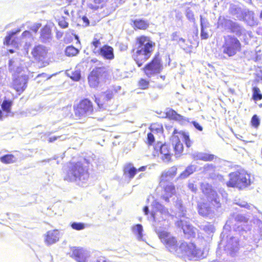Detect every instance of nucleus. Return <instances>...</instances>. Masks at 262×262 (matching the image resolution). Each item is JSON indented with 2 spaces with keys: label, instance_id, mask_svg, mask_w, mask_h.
<instances>
[{
  "label": "nucleus",
  "instance_id": "f257e3e1",
  "mask_svg": "<svg viewBox=\"0 0 262 262\" xmlns=\"http://www.w3.org/2000/svg\"><path fill=\"white\" fill-rule=\"evenodd\" d=\"M155 230L166 248L178 256L187 257L190 260H195L204 258L207 255V251L197 249L192 243L183 242L178 246L176 238L160 227H155Z\"/></svg>",
  "mask_w": 262,
  "mask_h": 262
},
{
  "label": "nucleus",
  "instance_id": "f03ea898",
  "mask_svg": "<svg viewBox=\"0 0 262 262\" xmlns=\"http://www.w3.org/2000/svg\"><path fill=\"white\" fill-rule=\"evenodd\" d=\"M155 45L148 37L141 36L137 38L136 51L133 57L138 67H141L150 57Z\"/></svg>",
  "mask_w": 262,
  "mask_h": 262
},
{
  "label": "nucleus",
  "instance_id": "7ed1b4c3",
  "mask_svg": "<svg viewBox=\"0 0 262 262\" xmlns=\"http://www.w3.org/2000/svg\"><path fill=\"white\" fill-rule=\"evenodd\" d=\"M230 180L227 182L228 187L244 189L253 182L251 176L244 169H239L229 174Z\"/></svg>",
  "mask_w": 262,
  "mask_h": 262
},
{
  "label": "nucleus",
  "instance_id": "20e7f679",
  "mask_svg": "<svg viewBox=\"0 0 262 262\" xmlns=\"http://www.w3.org/2000/svg\"><path fill=\"white\" fill-rule=\"evenodd\" d=\"M224 42L222 46L223 53L229 57L235 55L241 50V44L239 40L235 36L228 35L224 37Z\"/></svg>",
  "mask_w": 262,
  "mask_h": 262
},
{
  "label": "nucleus",
  "instance_id": "39448f33",
  "mask_svg": "<svg viewBox=\"0 0 262 262\" xmlns=\"http://www.w3.org/2000/svg\"><path fill=\"white\" fill-rule=\"evenodd\" d=\"M219 27H222L225 30H229L230 32L235 34L238 37L245 35L246 33V29L239 24L225 18H219Z\"/></svg>",
  "mask_w": 262,
  "mask_h": 262
},
{
  "label": "nucleus",
  "instance_id": "423d86ee",
  "mask_svg": "<svg viewBox=\"0 0 262 262\" xmlns=\"http://www.w3.org/2000/svg\"><path fill=\"white\" fill-rule=\"evenodd\" d=\"M107 76V69L104 67L93 69L88 77L89 83L91 87L97 86L100 82L103 81Z\"/></svg>",
  "mask_w": 262,
  "mask_h": 262
},
{
  "label": "nucleus",
  "instance_id": "0eeeda50",
  "mask_svg": "<svg viewBox=\"0 0 262 262\" xmlns=\"http://www.w3.org/2000/svg\"><path fill=\"white\" fill-rule=\"evenodd\" d=\"M31 54L36 62L45 66L49 64L48 58V49L41 45L35 46L32 51Z\"/></svg>",
  "mask_w": 262,
  "mask_h": 262
},
{
  "label": "nucleus",
  "instance_id": "6e6552de",
  "mask_svg": "<svg viewBox=\"0 0 262 262\" xmlns=\"http://www.w3.org/2000/svg\"><path fill=\"white\" fill-rule=\"evenodd\" d=\"M200 186L202 192L207 196L208 202H210L211 205L215 208L220 207V203L217 194L212 189V186L206 182L202 183Z\"/></svg>",
  "mask_w": 262,
  "mask_h": 262
},
{
  "label": "nucleus",
  "instance_id": "1a4fd4ad",
  "mask_svg": "<svg viewBox=\"0 0 262 262\" xmlns=\"http://www.w3.org/2000/svg\"><path fill=\"white\" fill-rule=\"evenodd\" d=\"M162 69L163 65L158 54L156 55L152 61L143 68L145 75L148 77L160 73Z\"/></svg>",
  "mask_w": 262,
  "mask_h": 262
},
{
  "label": "nucleus",
  "instance_id": "9d476101",
  "mask_svg": "<svg viewBox=\"0 0 262 262\" xmlns=\"http://www.w3.org/2000/svg\"><path fill=\"white\" fill-rule=\"evenodd\" d=\"M28 77L26 75H17L14 77L11 87L18 95L24 93L27 87Z\"/></svg>",
  "mask_w": 262,
  "mask_h": 262
},
{
  "label": "nucleus",
  "instance_id": "9b49d317",
  "mask_svg": "<svg viewBox=\"0 0 262 262\" xmlns=\"http://www.w3.org/2000/svg\"><path fill=\"white\" fill-rule=\"evenodd\" d=\"M152 205L158 212L157 213L153 212H151V217L155 222L166 220L170 215L168 209L158 201H154L152 203Z\"/></svg>",
  "mask_w": 262,
  "mask_h": 262
},
{
  "label": "nucleus",
  "instance_id": "f8f14e48",
  "mask_svg": "<svg viewBox=\"0 0 262 262\" xmlns=\"http://www.w3.org/2000/svg\"><path fill=\"white\" fill-rule=\"evenodd\" d=\"M153 155L160 157L164 162H169L171 157V154L168 145L165 144H161L160 143L157 144L154 147Z\"/></svg>",
  "mask_w": 262,
  "mask_h": 262
},
{
  "label": "nucleus",
  "instance_id": "ddd939ff",
  "mask_svg": "<svg viewBox=\"0 0 262 262\" xmlns=\"http://www.w3.org/2000/svg\"><path fill=\"white\" fill-rule=\"evenodd\" d=\"M176 225L179 228H181L184 233L188 237L194 236L195 229L189 224V219L187 217L177 221L176 223Z\"/></svg>",
  "mask_w": 262,
  "mask_h": 262
},
{
  "label": "nucleus",
  "instance_id": "4468645a",
  "mask_svg": "<svg viewBox=\"0 0 262 262\" xmlns=\"http://www.w3.org/2000/svg\"><path fill=\"white\" fill-rule=\"evenodd\" d=\"M81 169L80 165L77 163L72 164L67 171L64 180L71 182L80 179Z\"/></svg>",
  "mask_w": 262,
  "mask_h": 262
},
{
  "label": "nucleus",
  "instance_id": "2eb2a0df",
  "mask_svg": "<svg viewBox=\"0 0 262 262\" xmlns=\"http://www.w3.org/2000/svg\"><path fill=\"white\" fill-rule=\"evenodd\" d=\"M20 30L17 29L15 31H12L8 33L3 40V44L6 46H11L15 49L19 48L18 37L15 35L20 32Z\"/></svg>",
  "mask_w": 262,
  "mask_h": 262
},
{
  "label": "nucleus",
  "instance_id": "dca6fc26",
  "mask_svg": "<svg viewBox=\"0 0 262 262\" xmlns=\"http://www.w3.org/2000/svg\"><path fill=\"white\" fill-rule=\"evenodd\" d=\"M238 239L237 237L230 236L227 237L224 246L225 250L231 255L234 256L238 250Z\"/></svg>",
  "mask_w": 262,
  "mask_h": 262
},
{
  "label": "nucleus",
  "instance_id": "f3484780",
  "mask_svg": "<svg viewBox=\"0 0 262 262\" xmlns=\"http://www.w3.org/2000/svg\"><path fill=\"white\" fill-rule=\"evenodd\" d=\"M39 39L43 43L49 42L52 39L51 27L49 25L43 26L39 32Z\"/></svg>",
  "mask_w": 262,
  "mask_h": 262
},
{
  "label": "nucleus",
  "instance_id": "a211bd4d",
  "mask_svg": "<svg viewBox=\"0 0 262 262\" xmlns=\"http://www.w3.org/2000/svg\"><path fill=\"white\" fill-rule=\"evenodd\" d=\"M177 171V168L176 166H172L168 169L164 170L161 174L160 177V183L163 182L171 181L176 176Z\"/></svg>",
  "mask_w": 262,
  "mask_h": 262
},
{
  "label": "nucleus",
  "instance_id": "6ab92c4d",
  "mask_svg": "<svg viewBox=\"0 0 262 262\" xmlns=\"http://www.w3.org/2000/svg\"><path fill=\"white\" fill-rule=\"evenodd\" d=\"M59 239L58 230L48 231L45 235V242L47 245H52L57 242Z\"/></svg>",
  "mask_w": 262,
  "mask_h": 262
},
{
  "label": "nucleus",
  "instance_id": "aec40b11",
  "mask_svg": "<svg viewBox=\"0 0 262 262\" xmlns=\"http://www.w3.org/2000/svg\"><path fill=\"white\" fill-rule=\"evenodd\" d=\"M229 13L238 20H243L244 17L245 9L243 10L238 6L231 4L229 9Z\"/></svg>",
  "mask_w": 262,
  "mask_h": 262
},
{
  "label": "nucleus",
  "instance_id": "412c9836",
  "mask_svg": "<svg viewBox=\"0 0 262 262\" xmlns=\"http://www.w3.org/2000/svg\"><path fill=\"white\" fill-rule=\"evenodd\" d=\"M99 54L104 58L108 60H112L114 58L113 48L107 45H105L100 49Z\"/></svg>",
  "mask_w": 262,
  "mask_h": 262
},
{
  "label": "nucleus",
  "instance_id": "4be33fe9",
  "mask_svg": "<svg viewBox=\"0 0 262 262\" xmlns=\"http://www.w3.org/2000/svg\"><path fill=\"white\" fill-rule=\"evenodd\" d=\"M200 203L198 205L199 213L203 216H207L212 212L211 207L210 206V202Z\"/></svg>",
  "mask_w": 262,
  "mask_h": 262
},
{
  "label": "nucleus",
  "instance_id": "5701e85b",
  "mask_svg": "<svg viewBox=\"0 0 262 262\" xmlns=\"http://www.w3.org/2000/svg\"><path fill=\"white\" fill-rule=\"evenodd\" d=\"M176 193L175 187L172 184H169L164 187L162 198L166 202H169V199Z\"/></svg>",
  "mask_w": 262,
  "mask_h": 262
},
{
  "label": "nucleus",
  "instance_id": "b1692460",
  "mask_svg": "<svg viewBox=\"0 0 262 262\" xmlns=\"http://www.w3.org/2000/svg\"><path fill=\"white\" fill-rule=\"evenodd\" d=\"M83 179H88L89 177L90 171L92 170L93 166L89 159H83Z\"/></svg>",
  "mask_w": 262,
  "mask_h": 262
},
{
  "label": "nucleus",
  "instance_id": "393cba45",
  "mask_svg": "<svg viewBox=\"0 0 262 262\" xmlns=\"http://www.w3.org/2000/svg\"><path fill=\"white\" fill-rule=\"evenodd\" d=\"M254 12L248 9H245L244 17L247 23L250 26H253L257 24L256 21L254 19Z\"/></svg>",
  "mask_w": 262,
  "mask_h": 262
},
{
  "label": "nucleus",
  "instance_id": "a878e982",
  "mask_svg": "<svg viewBox=\"0 0 262 262\" xmlns=\"http://www.w3.org/2000/svg\"><path fill=\"white\" fill-rule=\"evenodd\" d=\"M166 117L170 119L177 121H187V119L178 114L175 111L172 109H167L166 112Z\"/></svg>",
  "mask_w": 262,
  "mask_h": 262
},
{
  "label": "nucleus",
  "instance_id": "bb28decb",
  "mask_svg": "<svg viewBox=\"0 0 262 262\" xmlns=\"http://www.w3.org/2000/svg\"><path fill=\"white\" fill-rule=\"evenodd\" d=\"M192 156L195 160H201L204 161H212L214 157L213 155L204 152H194Z\"/></svg>",
  "mask_w": 262,
  "mask_h": 262
},
{
  "label": "nucleus",
  "instance_id": "cd10ccee",
  "mask_svg": "<svg viewBox=\"0 0 262 262\" xmlns=\"http://www.w3.org/2000/svg\"><path fill=\"white\" fill-rule=\"evenodd\" d=\"M83 114L84 113L86 116L91 114L93 111L91 102L87 99H83Z\"/></svg>",
  "mask_w": 262,
  "mask_h": 262
},
{
  "label": "nucleus",
  "instance_id": "c85d7f7f",
  "mask_svg": "<svg viewBox=\"0 0 262 262\" xmlns=\"http://www.w3.org/2000/svg\"><path fill=\"white\" fill-rule=\"evenodd\" d=\"M16 160V158L12 154H6L0 157V161L6 164L13 163Z\"/></svg>",
  "mask_w": 262,
  "mask_h": 262
},
{
  "label": "nucleus",
  "instance_id": "c756f323",
  "mask_svg": "<svg viewBox=\"0 0 262 262\" xmlns=\"http://www.w3.org/2000/svg\"><path fill=\"white\" fill-rule=\"evenodd\" d=\"M124 173L128 175L130 179L134 178L137 172V169L132 164H128L124 168Z\"/></svg>",
  "mask_w": 262,
  "mask_h": 262
},
{
  "label": "nucleus",
  "instance_id": "7c9ffc66",
  "mask_svg": "<svg viewBox=\"0 0 262 262\" xmlns=\"http://www.w3.org/2000/svg\"><path fill=\"white\" fill-rule=\"evenodd\" d=\"M132 231L133 233L136 235L137 238L139 241L142 240L143 227L141 225L137 224L133 227Z\"/></svg>",
  "mask_w": 262,
  "mask_h": 262
},
{
  "label": "nucleus",
  "instance_id": "2f4dec72",
  "mask_svg": "<svg viewBox=\"0 0 262 262\" xmlns=\"http://www.w3.org/2000/svg\"><path fill=\"white\" fill-rule=\"evenodd\" d=\"M195 170V166L194 165L188 166L186 169L182 172L178 177V179H184L187 178L189 175L192 174Z\"/></svg>",
  "mask_w": 262,
  "mask_h": 262
},
{
  "label": "nucleus",
  "instance_id": "473e14b6",
  "mask_svg": "<svg viewBox=\"0 0 262 262\" xmlns=\"http://www.w3.org/2000/svg\"><path fill=\"white\" fill-rule=\"evenodd\" d=\"M71 256L74 258L75 260L79 262H82L81 255V250L80 248H78L75 247L71 248Z\"/></svg>",
  "mask_w": 262,
  "mask_h": 262
},
{
  "label": "nucleus",
  "instance_id": "72a5a7b5",
  "mask_svg": "<svg viewBox=\"0 0 262 262\" xmlns=\"http://www.w3.org/2000/svg\"><path fill=\"white\" fill-rule=\"evenodd\" d=\"M134 26L139 29H146L149 26V24L147 21L138 19L134 21Z\"/></svg>",
  "mask_w": 262,
  "mask_h": 262
},
{
  "label": "nucleus",
  "instance_id": "f704fd0d",
  "mask_svg": "<svg viewBox=\"0 0 262 262\" xmlns=\"http://www.w3.org/2000/svg\"><path fill=\"white\" fill-rule=\"evenodd\" d=\"M65 54L68 57H73L77 55L79 50L73 46H69L65 49Z\"/></svg>",
  "mask_w": 262,
  "mask_h": 262
},
{
  "label": "nucleus",
  "instance_id": "c9c22d12",
  "mask_svg": "<svg viewBox=\"0 0 262 262\" xmlns=\"http://www.w3.org/2000/svg\"><path fill=\"white\" fill-rule=\"evenodd\" d=\"M176 206L178 209V216L185 217L186 210L185 207L183 206L182 201L181 200L178 201L176 202Z\"/></svg>",
  "mask_w": 262,
  "mask_h": 262
},
{
  "label": "nucleus",
  "instance_id": "e433bc0d",
  "mask_svg": "<svg viewBox=\"0 0 262 262\" xmlns=\"http://www.w3.org/2000/svg\"><path fill=\"white\" fill-rule=\"evenodd\" d=\"M252 92V98L254 101L260 100L262 99V94L259 88L257 87L253 88Z\"/></svg>",
  "mask_w": 262,
  "mask_h": 262
},
{
  "label": "nucleus",
  "instance_id": "4c0bfd02",
  "mask_svg": "<svg viewBox=\"0 0 262 262\" xmlns=\"http://www.w3.org/2000/svg\"><path fill=\"white\" fill-rule=\"evenodd\" d=\"M12 103V101L4 100L1 105L2 110L7 113H10Z\"/></svg>",
  "mask_w": 262,
  "mask_h": 262
},
{
  "label": "nucleus",
  "instance_id": "58836bf2",
  "mask_svg": "<svg viewBox=\"0 0 262 262\" xmlns=\"http://www.w3.org/2000/svg\"><path fill=\"white\" fill-rule=\"evenodd\" d=\"M185 15L187 18L190 21L194 23L195 19L193 11L190 9V8L188 7L185 10Z\"/></svg>",
  "mask_w": 262,
  "mask_h": 262
},
{
  "label": "nucleus",
  "instance_id": "ea45409f",
  "mask_svg": "<svg viewBox=\"0 0 262 262\" xmlns=\"http://www.w3.org/2000/svg\"><path fill=\"white\" fill-rule=\"evenodd\" d=\"M203 168L204 173L210 174L215 171V167L213 164H207L204 166Z\"/></svg>",
  "mask_w": 262,
  "mask_h": 262
},
{
  "label": "nucleus",
  "instance_id": "a19ab883",
  "mask_svg": "<svg viewBox=\"0 0 262 262\" xmlns=\"http://www.w3.org/2000/svg\"><path fill=\"white\" fill-rule=\"evenodd\" d=\"M235 203L242 207H245L249 210L254 208V206L252 205L249 204L244 201L238 200Z\"/></svg>",
  "mask_w": 262,
  "mask_h": 262
},
{
  "label": "nucleus",
  "instance_id": "79ce46f5",
  "mask_svg": "<svg viewBox=\"0 0 262 262\" xmlns=\"http://www.w3.org/2000/svg\"><path fill=\"white\" fill-rule=\"evenodd\" d=\"M174 149L176 155L181 154L183 149L182 143H181L180 141H178L174 145Z\"/></svg>",
  "mask_w": 262,
  "mask_h": 262
},
{
  "label": "nucleus",
  "instance_id": "37998d69",
  "mask_svg": "<svg viewBox=\"0 0 262 262\" xmlns=\"http://www.w3.org/2000/svg\"><path fill=\"white\" fill-rule=\"evenodd\" d=\"M92 256L90 252L83 250V262H92Z\"/></svg>",
  "mask_w": 262,
  "mask_h": 262
},
{
  "label": "nucleus",
  "instance_id": "c03bdc74",
  "mask_svg": "<svg viewBox=\"0 0 262 262\" xmlns=\"http://www.w3.org/2000/svg\"><path fill=\"white\" fill-rule=\"evenodd\" d=\"M200 20L201 28L207 29L209 28V23L206 18H203L202 16L200 15Z\"/></svg>",
  "mask_w": 262,
  "mask_h": 262
},
{
  "label": "nucleus",
  "instance_id": "a18cd8bd",
  "mask_svg": "<svg viewBox=\"0 0 262 262\" xmlns=\"http://www.w3.org/2000/svg\"><path fill=\"white\" fill-rule=\"evenodd\" d=\"M246 220V218L241 215H237L235 218V221H237L238 222L237 225V230L240 231V226H242V222Z\"/></svg>",
  "mask_w": 262,
  "mask_h": 262
},
{
  "label": "nucleus",
  "instance_id": "49530a36",
  "mask_svg": "<svg viewBox=\"0 0 262 262\" xmlns=\"http://www.w3.org/2000/svg\"><path fill=\"white\" fill-rule=\"evenodd\" d=\"M58 25L62 28H67L69 26V24L66 21V18L62 17L58 20Z\"/></svg>",
  "mask_w": 262,
  "mask_h": 262
},
{
  "label": "nucleus",
  "instance_id": "de8ad7c7",
  "mask_svg": "<svg viewBox=\"0 0 262 262\" xmlns=\"http://www.w3.org/2000/svg\"><path fill=\"white\" fill-rule=\"evenodd\" d=\"M260 121L256 115H254L251 119L252 125L255 127H257L259 125Z\"/></svg>",
  "mask_w": 262,
  "mask_h": 262
},
{
  "label": "nucleus",
  "instance_id": "09e8293b",
  "mask_svg": "<svg viewBox=\"0 0 262 262\" xmlns=\"http://www.w3.org/2000/svg\"><path fill=\"white\" fill-rule=\"evenodd\" d=\"M81 77L80 72L78 71H75L71 74V78L74 80L77 81L80 79Z\"/></svg>",
  "mask_w": 262,
  "mask_h": 262
},
{
  "label": "nucleus",
  "instance_id": "8fccbe9b",
  "mask_svg": "<svg viewBox=\"0 0 262 262\" xmlns=\"http://www.w3.org/2000/svg\"><path fill=\"white\" fill-rule=\"evenodd\" d=\"M21 37L25 38H30L31 39H34V37L32 32L30 31L26 30L21 34Z\"/></svg>",
  "mask_w": 262,
  "mask_h": 262
},
{
  "label": "nucleus",
  "instance_id": "3c124183",
  "mask_svg": "<svg viewBox=\"0 0 262 262\" xmlns=\"http://www.w3.org/2000/svg\"><path fill=\"white\" fill-rule=\"evenodd\" d=\"M139 86L142 89H146L148 88L149 82L145 79H141L139 82Z\"/></svg>",
  "mask_w": 262,
  "mask_h": 262
},
{
  "label": "nucleus",
  "instance_id": "603ef678",
  "mask_svg": "<svg viewBox=\"0 0 262 262\" xmlns=\"http://www.w3.org/2000/svg\"><path fill=\"white\" fill-rule=\"evenodd\" d=\"M71 227L73 229L80 230L82 229V223L73 222L71 224Z\"/></svg>",
  "mask_w": 262,
  "mask_h": 262
},
{
  "label": "nucleus",
  "instance_id": "864d4df0",
  "mask_svg": "<svg viewBox=\"0 0 262 262\" xmlns=\"http://www.w3.org/2000/svg\"><path fill=\"white\" fill-rule=\"evenodd\" d=\"M147 140L149 145H151L154 142L155 137L152 133H149L147 134Z\"/></svg>",
  "mask_w": 262,
  "mask_h": 262
},
{
  "label": "nucleus",
  "instance_id": "5fc2aeb1",
  "mask_svg": "<svg viewBox=\"0 0 262 262\" xmlns=\"http://www.w3.org/2000/svg\"><path fill=\"white\" fill-rule=\"evenodd\" d=\"M183 137L186 146L188 147H190L191 145V142L189 139V136L186 134H184Z\"/></svg>",
  "mask_w": 262,
  "mask_h": 262
},
{
  "label": "nucleus",
  "instance_id": "6e6d98bb",
  "mask_svg": "<svg viewBox=\"0 0 262 262\" xmlns=\"http://www.w3.org/2000/svg\"><path fill=\"white\" fill-rule=\"evenodd\" d=\"M188 187L191 191L195 193L197 191L198 188L196 185H195L193 182H189L188 184Z\"/></svg>",
  "mask_w": 262,
  "mask_h": 262
},
{
  "label": "nucleus",
  "instance_id": "4d7b16f0",
  "mask_svg": "<svg viewBox=\"0 0 262 262\" xmlns=\"http://www.w3.org/2000/svg\"><path fill=\"white\" fill-rule=\"evenodd\" d=\"M41 27L40 23H36L30 28V30L34 32V34H36L38 32L39 28Z\"/></svg>",
  "mask_w": 262,
  "mask_h": 262
},
{
  "label": "nucleus",
  "instance_id": "13d9d810",
  "mask_svg": "<svg viewBox=\"0 0 262 262\" xmlns=\"http://www.w3.org/2000/svg\"><path fill=\"white\" fill-rule=\"evenodd\" d=\"M206 29L201 28V37L203 39H206L208 38V34L207 31H206Z\"/></svg>",
  "mask_w": 262,
  "mask_h": 262
},
{
  "label": "nucleus",
  "instance_id": "bf43d9fd",
  "mask_svg": "<svg viewBox=\"0 0 262 262\" xmlns=\"http://www.w3.org/2000/svg\"><path fill=\"white\" fill-rule=\"evenodd\" d=\"M204 229L209 232H213L214 231V227L210 224H207L204 227Z\"/></svg>",
  "mask_w": 262,
  "mask_h": 262
},
{
  "label": "nucleus",
  "instance_id": "052dcab7",
  "mask_svg": "<svg viewBox=\"0 0 262 262\" xmlns=\"http://www.w3.org/2000/svg\"><path fill=\"white\" fill-rule=\"evenodd\" d=\"M171 38L172 40L176 41L178 42V40L180 38V37L178 35V33L177 32L172 33L171 35Z\"/></svg>",
  "mask_w": 262,
  "mask_h": 262
},
{
  "label": "nucleus",
  "instance_id": "680f3d73",
  "mask_svg": "<svg viewBox=\"0 0 262 262\" xmlns=\"http://www.w3.org/2000/svg\"><path fill=\"white\" fill-rule=\"evenodd\" d=\"M192 123L196 129L199 131L203 130V127L199 123L196 121H192Z\"/></svg>",
  "mask_w": 262,
  "mask_h": 262
},
{
  "label": "nucleus",
  "instance_id": "e2e57ef3",
  "mask_svg": "<svg viewBox=\"0 0 262 262\" xmlns=\"http://www.w3.org/2000/svg\"><path fill=\"white\" fill-rule=\"evenodd\" d=\"M51 76H52L51 75H48L46 73H41V74H39L37 75V77H42L43 78H45V79L46 80L50 79Z\"/></svg>",
  "mask_w": 262,
  "mask_h": 262
},
{
  "label": "nucleus",
  "instance_id": "0e129e2a",
  "mask_svg": "<svg viewBox=\"0 0 262 262\" xmlns=\"http://www.w3.org/2000/svg\"><path fill=\"white\" fill-rule=\"evenodd\" d=\"M92 44L96 48L100 44V42L99 40L96 39L93 41Z\"/></svg>",
  "mask_w": 262,
  "mask_h": 262
},
{
  "label": "nucleus",
  "instance_id": "69168bd1",
  "mask_svg": "<svg viewBox=\"0 0 262 262\" xmlns=\"http://www.w3.org/2000/svg\"><path fill=\"white\" fill-rule=\"evenodd\" d=\"M185 40L182 38L180 37L178 41V42L179 43V45L181 46H183V45L185 43Z\"/></svg>",
  "mask_w": 262,
  "mask_h": 262
},
{
  "label": "nucleus",
  "instance_id": "338daca9",
  "mask_svg": "<svg viewBox=\"0 0 262 262\" xmlns=\"http://www.w3.org/2000/svg\"><path fill=\"white\" fill-rule=\"evenodd\" d=\"M83 23L85 24V26H88L89 25V20L85 16H83Z\"/></svg>",
  "mask_w": 262,
  "mask_h": 262
},
{
  "label": "nucleus",
  "instance_id": "774afa93",
  "mask_svg": "<svg viewBox=\"0 0 262 262\" xmlns=\"http://www.w3.org/2000/svg\"><path fill=\"white\" fill-rule=\"evenodd\" d=\"M58 137H55V136H54V137H52L51 138H50L49 139V142H54L55 141V140H56L57 139H58Z\"/></svg>",
  "mask_w": 262,
  "mask_h": 262
}]
</instances>
